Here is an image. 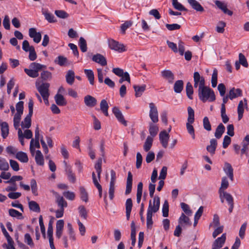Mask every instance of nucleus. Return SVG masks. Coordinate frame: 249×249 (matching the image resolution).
<instances>
[{"label": "nucleus", "mask_w": 249, "mask_h": 249, "mask_svg": "<svg viewBox=\"0 0 249 249\" xmlns=\"http://www.w3.org/2000/svg\"><path fill=\"white\" fill-rule=\"evenodd\" d=\"M198 95L199 99L205 103L212 102L215 100L214 92L210 88L205 85L198 89Z\"/></svg>", "instance_id": "f257e3e1"}, {"label": "nucleus", "mask_w": 249, "mask_h": 249, "mask_svg": "<svg viewBox=\"0 0 249 249\" xmlns=\"http://www.w3.org/2000/svg\"><path fill=\"white\" fill-rule=\"evenodd\" d=\"M188 117L187 118V123H186V128L188 132L192 136L193 139H195V129L192 125L195 121V112L194 109L191 107L187 108Z\"/></svg>", "instance_id": "f03ea898"}, {"label": "nucleus", "mask_w": 249, "mask_h": 249, "mask_svg": "<svg viewBox=\"0 0 249 249\" xmlns=\"http://www.w3.org/2000/svg\"><path fill=\"white\" fill-rule=\"evenodd\" d=\"M69 237L66 235L63 236L62 238V242L65 248H68L69 245L76 240L75 234L73 229L72 225L69 223L67 224Z\"/></svg>", "instance_id": "7ed1b4c3"}, {"label": "nucleus", "mask_w": 249, "mask_h": 249, "mask_svg": "<svg viewBox=\"0 0 249 249\" xmlns=\"http://www.w3.org/2000/svg\"><path fill=\"white\" fill-rule=\"evenodd\" d=\"M160 206V198L159 196H155L153 198V204L151 200H150L147 213L150 214L156 213L159 210Z\"/></svg>", "instance_id": "20e7f679"}, {"label": "nucleus", "mask_w": 249, "mask_h": 249, "mask_svg": "<svg viewBox=\"0 0 249 249\" xmlns=\"http://www.w3.org/2000/svg\"><path fill=\"white\" fill-rule=\"evenodd\" d=\"M108 44L110 49L115 51L121 53L125 51V46L123 44H121L113 39L108 40Z\"/></svg>", "instance_id": "39448f33"}, {"label": "nucleus", "mask_w": 249, "mask_h": 249, "mask_svg": "<svg viewBox=\"0 0 249 249\" xmlns=\"http://www.w3.org/2000/svg\"><path fill=\"white\" fill-rule=\"evenodd\" d=\"M111 178L109 183V197L110 200H112L114 198V194L115 192V184L116 179V173L115 172L111 170L110 171Z\"/></svg>", "instance_id": "423d86ee"}, {"label": "nucleus", "mask_w": 249, "mask_h": 249, "mask_svg": "<svg viewBox=\"0 0 249 249\" xmlns=\"http://www.w3.org/2000/svg\"><path fill=\"white\" fill-rule=\"evenodd\" d=\"M149 117L153 123H156L159 121L158 109L153 103L149 104Z\"/></svg>", "instance_id": "0eeeda50"}, {"label": "nucleus", "mask_w": 249, "mask_h": 249, "mask_svg": "<svg viewBox=\"0 0 249 249\" xmlns=\"http://www.w3.org/2000/svg\"><path fill=\"white\" fill-rule=\"evenodd\" d=\"M36 87L42 97L50 95L49 88L50 84L48 83H43L40 85L36 84Z\"/></svg>", "instance_id": "6e6552de"}, {"label": "nucleus", "mask_w": 249, "mask_h": 249, "mask_svg": "<svg viewBox=\"0 0 249 249\" xmlns=\"http://www.w3.org/2000/svg\"><path fill=\"white\" fill-rule=\"evenodd\" d=\"M170 136L165 130L161 131L159 134V139L162 146L166 148L168 146V142Z\"/></svg>", "instance_id": "1a4fd4ad"}, {"label": "nucleus", "mask_w": 249, "mask_h": 249, "mask_svg": "<svg viewBox=\"0 0 249 249\" xmlns=\"http://www.w3.org/2000/svg\"><path fill=\"white\" fill-rule=\"evenodd\" d=\"M64 163L65 166V172L68 176L69 180L71 183H75L76 178L74 174L72 172L71 166L68 165L66 161H64Z\"/></svg>", "instance_id": "9d476101"}, {"label": "nucleus", "mask_w": 249, "mask_h": 249, "mask_svg": "<svg viewBox=\"0 0 249 249\" xmlns=\"http://www.w3.org/2000/svg\"><path fill=\"white\" fill-rule=\"evenodd\" d=\"M112 112L119 122L123 124L124 126L127 125V122L124 120V117L120 109L116 107L113 108Z\"/></svg>", "instance_id": "9b49d317"}, {"label": "nucleus", "mask_w": 249, "mask_h": 249, "mask_svg": "<svg viewBox=\"0 0 249 249\" xmlns=\"http://www.w3.org/2000/svg\"><path fill=\"white\" fill-rule=\"evenodd\" d=\"M226 238V233H223L220 237H218L214 241L212 245V249L221 248L224 244Z\"/></svg>", "instance_id": "f8f14e48"}, {"label": "nucleus", "mask_w": 249, "mask_h": 249, "mask_svg": "<svg viewBox=\"0 0 249 249\" xmlns=\"http://www.w3.org/2000/svg\"><path fill=\"white\" fill-rule=\"evenodd\" d=\"M29 35L30 37L33 38L34 42L39 43L41 39V35L39 32H36L35 28L29 29Z\"/></svg>", "instance_id": "ddd939ff"}, {"label": "nucleus", "mask_w": 249, "mask_h": 249, "mask_svg": "<svg viewBox=\"0 0 249 249\" xmlns=\"http://www.w3.org/2000/svg\"><path fill=\"white\" fill-rule=\"evenodd\" d=\"M92 60L93 61L100 64L102 66H105L107 64L106 58L100 53H97L93 55Z\"/></svg>", "instance_id": "4468645a"}, {"label": "nucleus", "mask_w": 249, "mask_h": 249, "mask_svg": "<svg viewBox=\"0 0 249 249\" xmlns=\"http://www.w3.org/2000/svg\"><path fill=\"white\" fill-rule=\"evenodd\" d=\"M217 145V141L215 139H212L210 141V144L206 147V149L211 155L213 156L215 152Z\"/></svg>", "instance_id": "2eb2a0df"}, {"label": "nucleus", "mask_w": 249, "mask_h": 249, "mask_svg": "<svg viewBox=\"0 0 249 249\" xmlns=\"http://www.w3.org/2000/svg\"><path fill=\"white\" fill-rule=\"evenodd\" d=\"M214 3L217 7L221 9L225 14H228L229 16H231L232 15V12L228 9L227 4L224 2L219 0H216Z\"/></svg>", "instance_id": "dca6fc26"}, {"label": "nucleus", "mask_w": 249, "mask_h": 249, "mask_svg": "<svg viewBox=\"0 0 249 249\" xmlns=\"http://www.w3.org/2000/svg\"><path fill=\"white\" fill-rule=\"evenodd\" d=\"M161 76L166 79L169 83H173L174 80V75L170 70H163L161 72Z\"/></svg>", "instance_id": "f3484780"}, {"label": "nucleus", "mask_w": 249, "mask_h": 249, "mask_svg": "<svg viewBox=\"0 0 249 249\" xmlns=\"http://www.w3.org/2000/svg\"><path fill=\"white\" fill-rule=\"evenodd\" d=\"M224 171L226 175L229 177L231 181L233 180V169L231 165L228 162H226L224 165Z\"/></svg>", "instance_id": "a211bd4d"}, {"label": "nucleus", "mask_w": 249, "mask_h": 249, "mask_svg": "<svg viewBox=\"0 0 249 249\" xmlns=\"http://www.w3.org/2000/svg\"><path fill=\"white\" fill-rule=\"evenodd\" d=\"M84 103L87 106L93 107L96 105L97 100L92 96L88 95L84 97Z\"/></svg>", "instance_id": "6ab92c4d"}, {"label": "nucleus", "mask_w": 249, "mask_h": 249, "mask_svg": "<svg viewBox=\"0 0 249 249\" xmlns=\"http://www.w3.org/2000/svg\"><path fill=\"white\" fill-rule=\"evenodd\" d=\"M219 193V197L221 199V201L222 203L224 202V198L226 199L227 201L229 204H231L233 203V199L232 196L229 193L226 192H222Z\"/></svg>", "instance_id": "aec40b11"}, {"label": "nucleus", "mask_w": 249, "mask_h": 249, "mask_svg": "<svg viewBox=\"0 0 249 249\" xmlns=\"http://www.w3.org/2000/svg\"><path fill=\"white\" fill-rule=\"evenodd\" d=\"M132 178L133 176L131 173L130 172H128L126 180V190L125 192V195L129 194L131 191Z\"/></svg>", "instance_id": "412c9836"}, {"label": "nucleus", "mask_w": 249, "mask_h": 249, "mask_svg": "<svg viewBox=\"0 0 249 249\" xmlns=\"http://www.w3.org/2000/svg\"><path fill=\"white\" fill-rule=\"evenodd\" d=\"M187 1L192 8L196 11L202 12L204 11L203 7L196 0H187Z\"/></svg>", "instance_id": "4be33fe9"}, {"label": "nucleus", "mask_w": 249, "mask_h": 249, "mask_svg": "<svg viewBox=\"0 0 249 249\" xmlns=\"http://www.w3.org/2000/svg\"><path fill=\"white\" fill-rule=\"evenodd\" d=\"M194 82L199 83V88H200L205 85V81L204 78L200 76L198 72H195L194 73Z\"/></svg>", "instance_id": "5701e85b"}, {"label": "nucleus", "mask_w": 249, "mask_h": 249, "mask_svg": "<svg viewBox=\"0 0 249 249\" xmlns=\"http://www.w3.org/2000/svg\"><path fill=\"white\" fill-rule=\"evenodd\" d=\"M229 97L231 100L237 98L242 95V90L239 89L233 88L229 91Z\"/></svg>", "instance_id": "b1692460"}, {"label": "nucleus", "mask_w": 249, "mask_h": 249, "mask_svg": "<svg viewBox=\"0 0 249 249\" xmlns=\"http://www.w3.org/2000/svg\"><path fill=\"white\" fill-rule=\"evenodd\" d=\"M35 160L36 163L38 165L43 166L44 164V157L40 150H37L36 151V154L35 156Z\"/></svg>", "instance_id": "393cba45"}, {"label": "nucleus", "mask_w": 249, "mask_h": 249, "mask_svg": "<svg viewBox=\"0 0 249 249\" xmlns=\"http://www.w3.org/2000/svg\"><path fill=\"white\" fill-rule=\"evenodd\" d=\"M54 100L56 104L60 106H64L67 104V102L64 96L58 93L54 96Z\"/></svg>", "instance_id": "a878e982"}, {"label": "nucleus", "mask_w": 249, "mask_h": 249, "mask_svg": "<svg viewBox=\"0 0 249 249\" xmlns=\"http://www.w3.org/2000/svg\"><path fill=\"white\" fill-rule=\"evenodd\" d=\"M225 130V127L224 125L222 123H220L216 128L215 132L214 133L215 137L217 139L221 138L223 134L224 133Z\"/></svg>", "instance_id": "bb28decb"}, {"label": "nucleus", "mask_w": 249, "mask_h": 249, "mask_svg": "<svg viewBox=\"0 0 249 249\" xmlns=\"http://www.w3.org/2000/svg\"><path fill=\"white\" fill-rule=\"evenodd\" d=\"M56 202L60 208L64 209L68 206V203L63 197L58 194L56 195Z\"/></svg>", "instance_id": "cd10ccee"}, {"label": "nucleus", "mask_w": 249, "mask_h": 249, "mask_svg": "<svg viewBox=\"0 0 249 249\" xmlns=\"http://www.w3.org/2000/svg\"><path fill=\"white\" fill-rule=\"evenodd\" d=\"M132 201L131 198H128L125 202L126 216L127 220H129L132 208Z\"/></svg>", "instance_id": "c85d7f7f"}, {"label": "nucleus", "mask_w": 249, "mask_h": 249, "mask_svg": "<svg viewBox=\"0 0 249 249\" xmlns=\"http://www.w3.org/2000/svg\"><path fill=\"white\" fill-rule=\"evenodd\" d=\"M136 230L135 223L132 221L131 223V240L132 246L134 247L136 243Z\"/></svg>", "instance_id": "c756f323"}, {"label": "nucleus", "mask_w": 249, "mask_h": 249, "mask_svg": "<svg viewBox=\"0 0 249 249\" xmlns=\"http://www.w3.org/2000/svg\"><path fill=\"white\" fill-rule=\"evenodd\" d=\"M16 158L21 162L26 163L28 161L27 154L22 151L18 152L16 155Z\"/></svg>", "instance_id": "7c9ffc66"}, {"label": "nucleus", "mask_w": 249, "mask_h": 249, "mask_svg": "<svg viewBox=\"0 0 249 249\" xmlns=\"http://www.w3.org/2000/svg\"><path fill=\"white\" fill-rule=\"evenodd\" d=\"M178 223L179 225L181 226H190L191 225L189 218L186 216L183 213H182L178 219Z\"/></svg>", "instance_id": "2f4dec72"}, {"label": "nucleus", "mask_w": 249, "mask_h": 249, "mask_svg": "<svg viewBox=\"0 0 249 249\" xmlns=\"http://www.w3.org/2000/svg\"><path fill=\"white\" fill-rule=\"evenodd\" d=\"M1 136L3 139H5L9 134L8 124L6 122H3L1 124Z\"/></svg>", "instance_id": "473e14b6"}, {"label": "nucleus", "mask_w": 249, "mask_h": 249, "mask_svg": "<svg viewBox=\"0 0 249 249\" xmlns=\"http://www.w3.org/2000/svg\"><path fill=\"white\" fill-rule=\"evenodd\" d=\"M32 116L28 114L24 120L21 122V125L23 129L29 128L31 126Z\"/></svg>", "instance_id": "72a5a7b5"}, {"label": "nucleus", "mask_w": 249, "mask_h": 249, "mask_svg": "<svg viewBox=\"0 0 249 249\" xmlns=\"http://www.w3.org/2000/svg\"><path fill=\"white\" fill-rule=\"evenodd\" d=\"M153 141V139L152 137L148 136L147 137L143 144V149L145 152H148L150 150L152 145Z\"/></svg>", "instance_id": "f704fd0d"}, {"label": "nucleus", "mask_w": 249, "mask_h": 249, "mask_svg": "<svg viewBox=\"0 0 249 249\" xmlns=\"http://www.w3.org/2000/svg\"><path fill=\"white\" fill-rule=\"evenodd\" d=\"M133 88L135 92V96L137 97H139L142 95V93L145 90L146 86L145 85H143L141 86L135 85L133 86Z\"/></svg>", "instance_id": "c9c22d12"}, {"label": "nucleus", "mask_w": 249, "mask_h": 249, "mask_svg": "<svg viewBox=\"0 0 249 249\" xmlns=\"http://www.w3.org/2000/svg\"><path fill=\"white\" fill-rule=\"evenodd\" d=\"M102 158H100L98 160L94 166V168L97 173L98 178L99 180H100L101 174L102 172Z\"/></svg>", "instance_id": "e433bc0d"}, {"label": "nucleus", "mask_w": 249, "mask_h": 249, "mask_svg": "<svg viewBox=\"0 0 249 249\" xmlns=\"http://www.w3.org/2000/svg\"><path fill=\"white\" fill-rule=\"evenodd\" d=\"M66 79L68 84L71 85L74 81V72L72 70H69L66 75Z\"/></svg>", "instance_id": "4c0bfd02"}, {"label": "nucleus", "mask_w": 249, "mask_h": 249, "mask_svg": "<svg viewBox=\"0 0 249 249\" xmlns=\"http://www.w3.org/2000/svg\"><path fill=\"white\" fill-rule=\"evenodd\" d=\"M159 127L153 123H150L149 128V132L150 134V136L152 137L153 139V138L157 135Z\"/></svg>", "instance_id": "58836bf2"}, {"label": "nucleus", "mask_w": 249, "mask_h": 249, "mask_svg": "<svg viewBox=\"0 0 249 249\" xmlns=\"http://www.w3.org/2000/svg\"><path fill=\"white\" fill-rule=\"evenodd\" d=\"M108 105L106 100H102L100 103V109L105 116H108Z\"/></svg>", "instance_id": "ea45409f"}, {"label": "nucleus", "mask_w": 249, "mask_h": 249, "mask_svg": "<svg viewBox=\"0 0 249 249\" xmlns=\"http://www.w3.org/2000/svg\"><path fill=\"white\" fill-rule=\"evenodd\" d=\"M30 68L32 69L34 71H36L37 73L42 69H45L46 66L40 64L38 63L33 62L30 64Z\"/></svg>", "instance_id": "a19ab883"}, {"label": "nucleus", "mask_w": 249, "mask_h": 249, "mask_svg": "<svg viewBox=\"0 0 249 249\" xmlns=\"http://www.w3.org/2000/svg\"><path fill=\"white\" fill-rule=\"evenodd\" d=\"M84 72L87 76L89 83L93 85L94 83V75L93 71L91 70L85 69Z\"/></svg>", "instance_id": "79ce46f5"}, {"label": "nucleus", "mask_w": 249, "mask_h": 249, "mask_svg": "<svg viewBox=\"0 0 249 249\" xmlns=\"http://www.w3.org/2000/svg\"><path fill=\"white\" fill-rule=\"evenodd\" d=\"M35 147L39 148L40 144L38 140L35 141L34 143V139H32L30 142V150L32 155H34L35 152Z\"/></svg>", "instance_id": "37998d69"}, {"label": "nucleus", "mask_w": 249, "mask_h": 249, "mask_svg": "<svg viewBox=\"0 0 249 249\" xmlns=\"http://www.w3.org/2000/svg\"><path fill=\"white\" fill-rule=\"evenodd\" d=\"M183 88V82L182 80H179L177 81L174 86V89L175 92L180 93L181 92Z\"/></svg>", "instance_id": "c03bdc74"}, {"label": "nucleus", "mask_w": 249, "mask_h": 249, "mask_svg": "<svg viewBox=\"0 0 249 249\" xmlns=\"http://www.w3.org/2000/svg\"><path fill=\"white\" fill-rule=\"evenodd\" d=\"M29 209L35 212L39 213L40 211V209L39 205L35 201H29Z\"/></svg>", "instance_id": "a18cd8bd"}, {"label": "nucleus", "mask_w": 249, "mask_h": 249, "mask_svg": "<svg viewBox=\"0 0 249 249\" xmlns=\"http://www.w3.org/2000/svg\"><path fill=\"white\" fill-rule=\"evenodd\" d=\"M42 14L44 16L45 19L50 23L56 22L54 16L51 13H48L47 11H42Z\"/></svg>", "instance_id": "49530a36"}, {"label": "nucleus", "mask_w": 249, "mask_h": 249, "mask_svg": "<svg viewBox=\"0 0 249 249\" xmlns=\"http://www.w3.org/2000/svg\"><path fill=\"white\" fill-rule=\"evenodd\" d=\"M9 168V165L7 160L0 157V170L7 171Z\"/></svg>", "instance_id": "de8ad7c7"}, {"label": "nucleus", "mask_w": 249, "mask_h": 249, "mask_svg": "<svg viewBox=\"0 0 249 249\" xmlns=\"http://www.w3.org/2000/svg\"><path fill=\"white\" fill-rule=\"evenodd\" d=\"M80 198L81 199L85 202H87L88 201V194L86 191V189L83 187H80Z\"/></svg>", "instance_id": "09e8293b"}, {"label": "nucleus", "mask_w": 249, "mask_h": 249, "mask_svg": "<svg viewBox=\"0 0 249 249\" xmlns=\"http://www.w3.org/2000/svg\"><path fill=\"white\" fill-rule=\"evenodd\" d=\"M186 94L188 97L190 99H193V94L194 92L192 84L190 82H188L186 86Z\"/></svg>", "instance_id": "8fccbe9b"}, {"label": "nucleus", "mask_w": 249, "mask_h": 249, "mask_svg": "<svg viewBox=\"0 0 249 249\" xmlns=\"http://www.w3.org/2000/svg\"><path fill=\"white\" fill-rule=\"evenodd\" d=\"M79 45L82 52H86L87 51V42L83 37H80L79 38Z\"/></svg>", "instance_id": "3c124183"}, {"label": "nucleus", "mask_w": 249, "mask_h": 249, "mask_svg": "<svg viewBox=\"0 0 249 249\" xmlns=\"http://www.w3.org/2000/svg\"><path fill=\"white\" fill-rule=\"evenodd\" d=\"M229 186V182L226 177H223L222 178L221 187L219 189V193L225 192L224 190L226 189Z\"/></svg>", "instance_id": "603ef678"}, {"label": "nucleus", "mask_w": 249, "mask_h": 249, "mask_svg": "<svg viewBox=\"0 0 249 249\" xmlns=\"http://www.w3.org/2000/svg\"><path fill=\"white\" fill-rule=\"evenodd\" d=\"M9 214L12 217H17L18 219H22V215L16 210L10 209L9 210Z\"/></svg>", "instance_id": "864d4df0"}, {"label": "nucleus", "mask_w": 249, "mask_h": 249, "mask_svg": "<svg viewBox=\"0 0 249 249\" xmlns=\"http://www.w3.org/2000/svg\"><path fill=\"white\" fill-rule=\"evenodd\" d=\"M25 72L30 77L32 78H36L38 76L39 73L37 71L33 70L32 69L25 68L24 70Z\"/></svg>", "instance_id": "5fc2aeb1"}, {"label": "nucleus", "mask_w": 249, "mask_h": 249, "mask_svg": "<svg viewBox=\"0 0 249 249\" xmlns=\"http://www.w3.org/2000/svg\"><path fill=\"white\" fill-rule=\"evenodd\" d=\"M226 25V23L224 21H220L217 23L216 27V31L218 33H223L224 32V28Z\"/></svg>", "instance_id": "6e6d98bb"}, {"label": "nucleus", "mask_w": 249, "mask_h": 249, "mask_svg": "<svg viewBox=\"0 0 249 249\" xmlns=\"http://www.w3.org/2000/svg\"><path fill=\"white\" fill-rule=\"evenodd\" d=\"M40 77L43 80H50L52 79V73L47 71H43L40 74Z\"/></svg>", "instance_id": "4d7b16f0"}, {"label": "nucleus", "mask_w": 249, "mask_h": 249, "mask_svg": "<svg viewBox=\"0 0 249 249\" xmlns=\"http://www.w3.org/2000/svg\"><path fill=\"white\" fill-rule=\"evenodd\" d=\"M244 104L243 101H240L238 106L237 112L238 115V120H240L243 117L244 113Z\"/></svg>", "instance_id": "13d9d810"}, {"label": "nucleus", "mask_w": 249, "mask_h": 249, "mask_svg": "<svg viewBox=\"0 0 249 249\" xmlns=\"http://www.w3.org/2000/svg\"><path fill=\"white\" fill-rule=\"evenodd\" d=\"M217 75H218V72L217 70L214 69L213 71L212 76V79H211V82H212V86L213 88L216 87L217 85Z\"/></svg>", "instance_id": "bf43d9fd"}, {"label": "nucleus", "mask_w": 249, "mask_h": 249, "mask_svg": "<svg viewBox=\"0 0 249 249\" xmlns=\"http://www.w3.org/2000/svg\"><path fill=\"white\" fill-rule=\"evenodd\" d=\"M203 125L204 128L208 131L212 130L211 124L207 117H205L203 119Z\"/></svg>", "instance_id": "052dcab7"}, {"label": "nucleus", "mask_w": 249, "mask_h": 249, "mask_svg": "<svg viewBox=\"0 0 249 249\" xmlns=\"http://www.w3.org/2000/svg\"><path fill=\"white\" fill-rule=\"evenodd\" d=\"M162 212L163 216L167 217L168 216L169 204L167 200H165L162 206Z\"/></svg>", "instance_id": "680f3d73"}, {"label": "nucleus", "mask_w": 249, "mask_h": 249, "mask_svg": "<svg viewBox=\"0 0 249 249\" xmlns=\"http://www.w3.org/2000/svg\"><path fill=\"white\" fill-rule=\"evenodd\" d=\"M172 4L174 7L178 11H186V9L178 0H172Z\"/></svg>", "instance_id": "e2e57ef3"}, {"label": "nucleus", "mask_w": 249, "mask_h": 249, "mask_svg": "<svg viewBox=\"0 0 249 249\" xmlns=\"http://www.w3.org/2000/svg\"><path fill=\"white\" fill-rule=\"evenodd\" d=\"M78 211L80 216L84 219H86L88 216V213L85 207L82 205L78 207Z\"/></svg>", "instance_id": "0e129e2a"}, {"label": "nucleus", "mask_w": 249, "mask_h": 249, "mask_svg": "<svg viewBox=\"0 0 249 249\" xmlns=\"http://www.w3.org/2000/svg\"><path fill=\"white\" fill-rule=\"evenodd\" d=\"M181 208L184 213L188 215H191L192 213V211L190 210L189 205L184 202L180 203Z\"/></svg>", "instance_id": "69168bd1"}, {"label": "nucleus", "mask_w": 249, "mask_h": 249, "mask_svg": "<svg viewBox=\"0 0 249 249\" xmlns=\"http://www.w3.org/2000/svg\"><path fill=\"white\" fill-rule=\"evenodd\" d=\"M239 62L243 66L247 68L248 67V63L245 56L242 53H240L239 54Z\"/></svg>", "instance_id": "338daca9"}, {"label": "nucleus", "mask_w": 249, "mask_h": 249, "mask_svg": "<svg viewBox=\"0 0 249 249\" xmlns=\"http://www.w3.org/2000/svg\"><path fill=\"white\" fill-rule=\"evenodd\" d=\"M63 196L68 200H73L75 197L74 193L70 191L64 192L63 193Z\"/></svg>", "instance_id": "774afa93"}]
</instances>
